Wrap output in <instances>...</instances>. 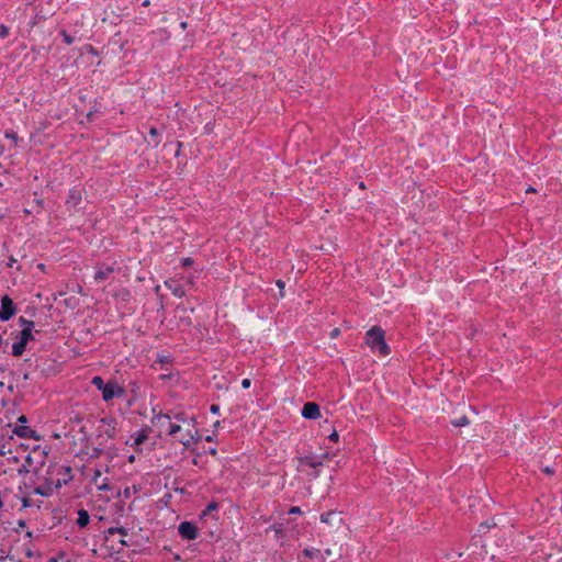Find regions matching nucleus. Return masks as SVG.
Listing matches in <instances>:
<instances>
[{
	"instance_id": "obj_6",
	"label": "nucleus",
	"mask_w": 562,
	"mask_h": 562,
	"mask_svg": "<svg viewBox=\"0 0 562 562\" xmlns=\"http://www.w3.org/2000/svg\"><path fill=\"white\" fill-rule=\"evenodd\" d=\"M294 460L297 461V470H300L301 467H308L316 470L313 474L314 477L319 475V471L317 469L323 465L322 458L313 454L312 451H303V453L301 456H296Z\"/></svg>"
},
{
	"instance_id": "obj_37",
	"label": "nucleus",
	"mask_w": 562,
	"mask_h": 562,
	"mask_svg": "<svg viewBox=\"0 0 562 562\" xmlns=\"http://www.w3.org/2000/svg\"><path fill=\"white\" fill-rule=\"evenodd\" d=\"M34 204L40 209L37 211V214H40L42 212V210L44 209V200L42 198H35L33 200Z\"/></svg>"
},
{
	"instance_id": "obj_41",
	"label": "nucleus",
	"mask_w": 562,
	"mask_h": 562,
	"mask_svg": "<svg viewBox=\"0 0 562 562\" xmlns=\"http://www.w3.org/2000/svg\"><path fill=\"white\" fill-rule=\"evenodd\" d=\"M288 514H289V515H301V514H302L301 507H299V506H292V507H290V509L288 510Z\"/></svg>"
},
{
	"instance_id": "obj_3",
	"label": "nucleus",
	"mask_w": 562,
	"mask_h": 562,
	"mask_svg": "<svg viewBox=\"0 0 562 562\" xmlns=\"http://www.w3.org/2000/svg\"><path fill=\"white\" fill-rule=\"evenodd\" d=\"M11 337L15 339L11 351L13 357H21L27 349L29 342L35 340L33 330L29 329L13 330Z\"/></svg>"
},
{
	"instance_id": "obj_15",
	"label": "nucleus",
	"mask_w": 562,
	"mask_h": 562,
	"mask_svg": "<svg viewBox=\"0 0 562 562\" xmlns=\"http://www.w3.org/2000/svg\"><path fill=\"white\" fill-rule=\"evenodd\" d=\"M202 439V435L199 430H195L194 434L191 430H188L186 435H182L178 441L184 446V448L189 449L191 443H198Z\"/></svg>"
},
{
	"instance_id": "obj_31",
	"label": "nucleus",
	"mask_w": 562,
	"mask_h": 562,
	"mask_svg": "<svg viewBox=\"0 0 562 562\" xmlns=\"http://www.w3.org/2000/svg\"><path fill=\"white\" fill-rule=\"evenodd\" d=\"M173 419H176L177 422L186 423L188 420V416L186 412L180 411L173 414Z\"/></svg>"
},
{
	"instance_id": "obj_23",
	"label": "nucleus",
	"mask_w": 562,
	"mask_h": 562,
	"mask_svg": "<svg viewBox=\"0 0 562 562\" xmlns=\"http://www.w3.org/2000/svg\"><path fill=\"white\" fill-rule=\"evenodd\" d=\"M148 134L154 143V147H157L160 144V133L157 127L151 126L148 131Z\"/></svg>"
},
{
	"instance_id": "obj_39",
	"label": "nucleus",
	"mask_w": 562,
	"mask_h": 562,
	"mask_svg": "<svg viewBox=\"0 0 562 562\" xmlns=\"http://www.w3.org/2000/svg\"><path fill=\"white\" fill-rule=\"evenodd\" d=\"M330 441L338 442L339 441V434L336 429H334L327 437Z\"/></svg>"
},
{
	"instance_id": "obj_36",
	"label": "nucleus",
	"mask_w": 562,
	"mask_h": 562,
	"mask_svg": "<svg viewBox=\"0 0 562 562\" xmlns=\"http://www.w3.org/2000/svg\"><path fill=\"white\" fill-rule=\"evenodd\" d=\"M335 515V512H327V513H324L321 515V521L322 522H325V524H328L329 520H330V517Z\"/></svg>"
},
{
	"instance_id": "obj_46",
	"label": "nucleus",
	"mask_w": 562,
	"mask_h": 562,
	"mask_svg": "<svg viewBox=\"0 0 562 562\" xmlns=\"http://www.w3.org/2000/svg\"><path fill=\"white\" fill-rule=\"evenodd\" d=\"M32 506V499L30 497L22 498V507L27 508Z\"/></svg>"
},
{
	"instance_id": "obj_22",
	"label": "nucleus",
	"mask_w": 562,
	"mask_h": 562,
	"mask_svg": "<svg viewBox=\"0 0 562 562\" xmlns=\"http://www.w3.org/2000/svg\"><path fill=\"white\" fill-rule=\"evenodd\" d=\"M220 508V503L216 501L210 502L200 514V519H204L206 516L212 514L213 512H217Z\"/></svg>"
},
{
	"instance_id": "obj_13",
	"label": "nucleus",
	"mask_w": 562,
	"mask_h": 562,
	"mask_svg": "<svg viewBox=\"0 0 562 562\" xmlns=\"http://www.w3.org/2000/svg\"><path fill=\"white\" fill-rule=\"evenodd\" d=\"M13 432L20 438L36 440L40 439V436L36 434V431L26 425H16L13 429Z\"/></svg>"
},
{
	"instance_id": "obj_42",
	"label": "nucleus",
	"mask_w": 562,
	"mask_h": 562,
	"mask_svg": "<svg viewBox=\"0 0 562 562\" xmlns=\"http://www.w3.org/2000/svg\"><path fill=\"white\" fill-rule=\"evenodd\" d=\"M119 543H120L122 547H131V546L136 544V542H134L132 539H130V540H125V539H124V537L119 541Z\"/></svg>"
},
{
	"instance_id": "obj_26",
	"label": "nucleus",
	"mask_w": 562,
	"mask_h": 562,
	"mask_svg": "<svg viewBox=\"0 0 562 562\" xmlns=\"http://www.w3.org/2000/svg\"><path fill=\"white\" fill-rule=\"evenodd\" d=\"M469 424H470V420H469V418L465 415L451 420V425L453 427H463V426H467Z\"/></svg>"
},
{
	"instance_id": "obj_49",
	"label": "nucleus",
	"mask_w": 562,
	"mask_h": 562,
	"mask_svg": "<svg viewBox=\"0 0 562 562\" xmlns=\"http://www.w3.org/2000/svg\"><path fill=\"white\" fill-rule=\"evenodd\" d=\"M250 385H251V380H250V379L246 378V379H244V380L241 381V387H243V389L247 390V389H249V387H250Z\"/></svg>"
},
{
	"instance_id": "obj_8",
	"label": "nucleus",
	"mask_w": 562,
	"mask_h": 562,
	"mask_svg": "<svg viewBox=\"0 0 562 562\" xmlns=\"http://www.w3.org/2000/svg\"><path fill=\"white\" fill-rule=\"evenodd\" d=\"M178 533L182 540H195L200 536V529L193 521L184 520L179 524Z\"/></svg>"
},
{
	"instance_id": "obj_25",
	"label": "nucleus",
	"mask_w": 562,
	"mask_h": 562,
	"mask_svg": "<svg viewBox=\"0 0 562 562\" xmlns=\"http://www.w3.org/2000/svg\"><path fill=\"white\" fill-rule=\"evenodd\" d=\"M18 323L21 326V329L33 330L35 326L33 321L26 319L23 316L19 317Z\"/></svg>"
},
{
	"instance_id": "obj_50",
	"label": "nucleus",
	"mask_w": 562,
	"mask_h": 562,
	"mask_svg": "<svg viewBox=\"0 0 562 562\" xmlns=\"http://www.w3.org/2000/svg\"><path fill=\"white\" fill-rule=\"evenodd\" d=\"M173 375H175V374H173L172 372H168V373L161 374V375L159 376V379H160V380H162V381L171 380V379L173 378Z\"/></svg>"
},
{
	"instance_id": "obj_54",
	"label": "nucleus",
	"mask_w": 562,
	"mask_h": 562,
	"mask_svg": "<svg viewBox=\"0 0 562 562\" xmlns=\"http://www.w3.org/2000/svg\"><path fill=\"white\" fill-rule=\"evenodd\" d=\"M18 423H20V425H25L27 423V417L25 415H21L18 418Z\"/></svg>"
},
{
	"instance_id": "obj_48",
	"label": "nucleus",
	"mask_w": 562,
	"mask_h": 562,
	"mask_svg": "<svg viewBox=\"0 0 562 562\" xmlns=\"http://www.w3.org/2000/svg\"><path fill=\"white\" fill-rule=\"evenodd\" d=\"M25 526H26L25 520H23V519H19V520H18V528L13 529V531L19 533V532H20V529H21V528H24Z\"/></svg>"
},
{
	"instance_id": "obj_12",
	"label": "nucleus",
	"mask_w": 562,
	"mask_h": 562,
	"mask_svg": "<svg viewBox=\"0 0 562 562\" xmlns=\"http://www.w3.org/2000/svg\"><path fill=\"white\" fill-rule=\"evenodd\" d=\"M100 423L106 425L104 434L108 438L114 439L116 437L117 431V419L113 416H105L100 419Z\"/></svg>"
},
{
	"instance_id": "obj_38",
	"label": "nucleus",
	"mask_w": 562,
	"mask_h": 562,
	"mask_svg": "<svg viewBox=\"0 0 562 562\" xmlns=\"http://www.w3.org/2000/svg\"><path fill=\"white\" fill-rule=\"evenodd\" d=\"M9 31H10V29L7 25L0 24V37L1 38L7 37L9 35Z\"/></svg>"
},
{
	"instance_id": "obj_55",
	"label": "nucleus",
	"mask_w": 562,
	"mask_h": 562,
	"mask_svg": "<svg viewBox=\"0 0 562 562\" xmlns=\"http://www.w3.org/2000/svg\"><path fill=\"white\" fill-rule=\"evenodd\" d=\"M204 453H209L211 456H216L217 454V450L216 448H209L207 450H204Z\"/></svg>"
},
{
	"instance_id": "obj_16",
	"label": "nucleus",
	"mask_w": 562,
	"mask_h": 562,
	"mask_svg": "<svg viewBox=\"0 0 562 562\" xmlns=\"http://www.w3.org/2000/svg\"><path fill=\"white\" fill-rule=\"evenodd\" d=\"M112 296L117 303H128L132 299V292L130 289L121 286L112 293Z\"/></svg>"
},
{
	"instance_id": "obj_61",
	"label": "nucleus",
	"mask_w": 562,
	"mask_h": 562,
	"mask_svg": "<svg viewBox=\"0 0 562 562\" xmlns=\"http://www.w3.org/2000/svg\"><path fill=\"white\" fill-rule=\"evenodd\" d=\"M75 300H76L75 297L66 299L65 304L70 307H75V305H72V301H75Z\"/></svg>"
},
{
	"instance_id": "obj_51",
	"label": "nucleus",
	"mask_w": 562,
	"mask_h": 562,
	"mask_svg": "<svg viewBox=\"0 0 562 562\" xmlns=\"http://www.w3.org/2000/svg\"><path fill=\"white\" fill-rule=\"evenodd\" d=\"M319 457L322 458V461H323V460H329V459H331L333 457H335V454H334V453H330L329 451H326V452H324L323 454H321Z\"/></svg>"
},
{
	"instance_id": "obj_52",
	"label": "nucleus",
	"mask_w": 562,
	"mask_h": 562,
	"mask_svg": "<svg viewBox=\"0 0 562 562\" xmlns=\"http://www.w3.org/2000/svg\"><path fill=\"white\" fill-rule=\"evenodd\" d=\"M66 557L65 552H60L57 558H50L48 562H58L60 559H64Z\"/></svg>"
},
{
	"instance_id": "obj_44",
	"label": "nucleus",
	"mask_w": 562,
	"mask_h": 562,
	"mask_svg": "<svg viewBox=\"0 0 562 562\" xmlns=\"http://www.w3.org/2000/svg\"><path fill=\"white\" fill-rule=\"evenodd\" d=\"M79 432L83 435L82 441L89 442V437L87 435L88 432H87L86 426H81L79 429Z\"/></svg>"
},
{
	"instance_id": "obj_4",
	"label": "nucleus",
	"mask_w": 562,
	"mask_h": 562,
	"mask_svg": "<svg viewBox=\"0 0 562 562\" xmlns=\"http://www.w3.org/2000/svg\"><path fill=\"white\" fill-rule=\"evenodd\" d=\"M83 194L85 189L79 186H75L68 191L67 199L65 201L66 209L69 215H75L78 212H83Z\"/></svg>"
},
{
	"instance_id": "obj_11",
	"label": "nucleus",
	"mask_w": 562,
	"mask_h": 562,
	"mask_svg": "<svg viewBox=\"0 0 562 562\" xmlns=\"http://www.w3.org/2000/svg\"><path fill=\"white\" fill-rule=\"evenodd\" d=\"M55 480L52 477V475H48L45 477L44 484L36 486L33 490V493L43 497H49L55 488Z\"/></svg>"
},
{
	"instance_id": "obj_63",
	"label": "nucleus",
	"mask_w": 562,
	"mask_h": 562,
	"mask_svg": "<svg viewBox=\"0 0 562 562\" xmlns=\"http://www.w3.org/2000/svg\"><path fill=\"white\" fill-rule=\"evenodd\" d=\"M173 294L177 295V296H182L184 294V292L181 289H176L173 291Z\"/></svg>"
},
{
	"instance_id": "obj_58",
	"label": "nucleus",
	"mask_w": 562,
	"mask_h": 562,
	"mask_svg": "<svg viewBox=\"0 0 562 562\" xmlns=\"http://www.w3.org/2000/svg\"><path fill=\"white\" fill-rule=\"evenodd\" d=\"M32 463H33V459H32L31 454H27L25 457V464H26V467L29 468L30 465H32Z\"/></svg>"
},
{
	"instance_id": "obj_47",
	"label": "nucleus",
	"mask_w": 562,
	"mask_h": 562,
	"mask_svg": "<svg viewBox=\"0 0 562 562\" xmlns=\"http://www.w3.org/2000/svg\"><path fill=\"white\" fill-rule=\"evenodd\" d=\"M176 145H177V150H176L175 156L176 157H180L183 144H182V142L177 140Z\"/></svg>"
},
{
	"instance_id": "obj_17",
	"label": "nucleus",
	"mask_w": 562,
	"mask_h": 562,
	"mask_svg": "<svg viewBox=\"0 0 562 562\" xmlns=\"http://www.w3.org/2000/svg\"><path fill=\"white\" fill-rule=\"evenodd\" d=\"M290 520H286V524H289ZM269 531H273L274 532V537L276 539H284L286 537V532H285V522H274L272 524L271 526H269L267 529H266V532L268 533Z\"/></svg>"
},
{
	"instance_id": "obj_21",
	"label": "nucleus",
	"mask_w": 562,
	"mask_h": 562,
	"mask_svg": "<svg viewBox=\"0 0 562 562\" xmlns=\"http://www.w3.org/2000/svg\"><path fill=\"white\" fill-rule=\"evenodd\" d=\"M115 533L121 535L122 537H126L128 535V530L125 527H110L104 531V541L109 540V536H113Z\"/></svg>"
},
{
	"instance_id": "obj_43",
	"label": "nucleus",
	"mask_w": 562,
	"mask_h": 562,
	"mask_svg": "<svg viewBox=\"0 0 562 562\" xmlns=\"http://www.w3.org/2000/svg\"><path fill=\"white\" fill-rule=\"evenodd\" d=\"M220 411H221V407H220V405H218V404H212V405L210 406V412H211V414H213V415H220Z\"/></svg>"
},
{
	"instance_id": "obj_34",
	"label": "nucleus",
	"mask_w": 562,
	"mask_h": 562,
	"mask_svg": "<svg viewBox=\"0 0 562 562\" xmlns=\"http://www.w3.org/2000/svg\"><path fill=\"white\" fill-rule=\"evenodd\" d=\"M41 20H44V16L41 14H35L34 18L29 22V26L33 29L35 25L38 24Z\"/></svg>"
},
{
	"instance_id": "obj_18",
	"label": "nucleus",
	"mask_w": 562,
	"mask_h": 562,
	"mask_svg": "<svg viewBox=\"0 0 562 562\" xmlns=\"http://www.w3.org/2000/svg\"><path fill=\"white\" fill-rule=\"evenodd\" d=\"M301 557H304L306 559H321L322 562L324 561L323 557H322V552L319 549H316V548H305L302 550V552L300 553L299 555V560L301 561Z\"/></svg>"
},
{
	"instance_id": "obj_40",
	"label": "nucleus",
	"mask_w": 562,
	"mask_h": 562,
	"mask_svg": "<svg viewBox=\"0 0 562 562\" xmlns=\"http://www.w3.org/2000/svg\"><path fill=\"white\" fill-rule=\"evenodd\" d=\"M340 333H341V331H340V328L335 327V328H333V329L330 330V333H329V337H330L331 339H336V338H338V337L340 336Z\"/></svg>"
},
{
	"instance_id": "obj_59",
	"label": "nucleus",
	"mask_w": 562,
	"mask_h": 562,
	"mask_svg": "<svg viewBox=\"0 0 562 562\" xmlns=\"http://www.w3.org/2000/svg\"><path fill=\"white\" fill-rule=\"evenodd\" d=\"M204 440L207 441V442H213L215 441V435H207L204 437Z\"/></svg>"
},
{
	"instance_id": "obj_9",
	"label": "nucleus",
	"mask_w": 562,
	"mask_h": 562,
	"mask_svg": "<svg viewBox=\"0 0 562 562\" xmlns=\"http://www.w3.org/2000/svg\"><path fill=\"white\" fill-rule=\"evenodd\" d=\"M151 431L153 428L150 426L143 425L142 428L132 436L134 440L131 446L136 452H142V448H139V446L146 442Z\"/></svg>"
},
{
	"instance_id": "obj_35",
	"label": "nucleus",
	"mask_w": 562,
	"mask_h": 562,
	"mask_svg": "<svg viewBox=\"0 0 562 562\" xmlns=\"http://www.w3.org/2000/svg\"><path fill=\"white\" fill-rule=\"evenodd\" d=\"M194 263V260L191 257L181 258V266L184 268H189Z\"/></svg>"
},
{
	"instance_id": "obj_30",
	"label": "nucleus",
	"mask_w": 562,
	"mask_h": 562,
	"mask_svg": "<svg viewBox=\"0 0 562 562\" xmlns=\"http://www.w3.org/2000/svg\"><path fill=\"white\" fill-rule=\"evenodd\" d=\"M4 137L8 138V139H11L14 143V146H18V142H19L20 138H19V136H18L15 131L7 130L4 132Z\"/></svg>"
},
{
	"instance_id": "obj_62",
	"label": "nucleus",
	"mask_w": 562,
	"mask_h": 562,
	"mask_svg": "<svg viewBox=\"0 0 562 562\" xmlns=\"http://www.w3.org/2000/svg\"><path fill=\"white\" fill-rule=\"evenodd\" d=\"M95 112H98V110H97L95 108L91 109V110L88 112L87 117H88V120H89V121H91V117H92V115H93Z\"/></svg>"
},
{
	"instance_id": "obj_32",
	"label": "nucleus",
	"mask_w": 562,
	"mask_h": 562,
	"mask_svg": "<svg viewBox=\"0 0 562 562\" xmlns=\"http://www.w3.org/2000/svg\"><path fill=\"white\" fill-rule=\"evenodd\" d=\"M103 452H104V449H103V448H101V447H94V448L92 449V453L90 454V458H91V459H98V458H100V457L103 454Z\"/></svg>"
},
{
	"instance_id": "obj_10",
	"label": "nucleus",
	"mask_w": 562,
	"mask_h": 562,
	"mask_svg": "<svg viewBox=\"0 0 562 562\" xmlns=\"http://www.w3.org/2000/svg\"><path fill=\"white\" fill-rule=\"evenodd\" d=\"M301 414L305 419H318L322 416L321 406L316 402H307L303 405Z\"/></svg>"
},
{
	"instance_id": "obj_33",
	"label": "nucleus",
	"mask_w": 562,
	"mask_h": 562,
	"mask_svg": "<svg viewBox=\"0 0 562 562\" xmlns=\"http://www.w3.org/2000/svg\"><path fill=\"white\" fill-rule=\"evenodd\" d=\"M276 285L279 288V297H284V288H285V282L281 279H278L276 281Z\"/></svg>"
},
{
	"instance_id": "obj_1",
	"label": "nucleus",
	"mask_w": 562,
	"mask_h": 562,
	"mask_svg": "<svg viewBox=\"0 0 562 562\" xmlns=\"http://www.w3.org/2000/svg\"><path fill=\"white\" fill-rule=\"evenodd\" d=\"M364 342L372 352H379L380 356L386 357L391 353V348L385 340V331L381 326H372L366 333Z\"/></svg>"
},
{
	"instance_id": "obj_45",
	"label": "nucleus",
	"mask_w": 562,
	"mask_h": 562,
	"mask_svg": "<svg viewBox=\"0 0 562 562\" xmlns=\"http://www.w3.org/2000/svg\"><path fill=\"white\" fill-rule=\"evenodd\" d=\"M180 322L188 327L192 325V319L190 316L180 317Z\"/></svg>"
},
{
	"instance_id": "obj_64",
	"label": "nucleus",
	"mask_w": 562,
	"mask_h": 562,
	"mask_svg": "<svg viewBox=\"0 0 562 562\" xmlns=\"http://www.w3.org/2000/svg\"><path fill=\"white\" fill-rule=\"evenodd\" d=\"M188 420L190 422V424L194 427L196 425V417L195 416H191L190 418H188Z\"/></svg>"
},
{
	"instance_id": "obj_7",
	"label": "nucleus",
	"mask_w": 562,
	"mask_h": 562,
	"mask_svg": "<svg viewBox=\"0 0 562 562\" xmlns=\"http://www.w3.org/2000/svg\"><path fill=\"white\" fill-rule=\"evenodd\" d=\"M16 311L18 306L8 294L2 295L0 300V321L7 322L11 319L16 314Z\"/></svg>"
},
{
	"instance_id": "obj_2",
	"label": "nucleus",
	"mask_w": 562,
	"mask_h": 562,
	"mask_svg": "<svg viewBox=\"0 0 562 562\" xmlns=\"http://www.w3.org/2000/svg\"><path fill=\"white\" fill-rule=\"evenodd\" d=\"M91 384L102 393V400L106 403L116 397H122L126 393L125 387L119 385L115 379L105 382L102 376L95 375L92 378Z\"/></svg>"
},
{
	"instance_id": "obj_53",
	"label": "nucleus",
	"mask_w": 562,
	"mask_h": 562,
	"mask_svg": "<svg viewBox=\"0 0 562 562\" xmlns=\"http://www.w3.org/2000/svg\"><path fill=\"white\" fill-rule=\"evenodd\" d=\"M18 473L19 474H26V473H29V468L26 467V464H23L21 468H19Z\"/></svg>"
},
{
	"instance_id": "obj_5",
	"label": "nucleus",
	"mask_w": 562,
	"mask_h": 562,
	"mask_svg": "<svg viewBox=\"0 0 562 562\" xmlns=\"http://www.w3.org/2000/svg\"><path fill=\"white\" fill-rule=\"evenodd\" d=\"M47 475H58L59 477L55 480V488L59 490L64 485L68 484L74 479L72 469L69 465H59L57 463H52L47 468Z\"/></svg>"
},
{
	"instance_id": "obj_60",
	"label": "nucleus",
	"mask_w": 562,
	"mask_h": 562,
	"mask_svg": "<svg viewBox=\"0 0 562 562\" xmlns=\"http://www.w3.org/2000/svg\"><path fill=\"white\" fill-rule=\"evenodd\" d=\"M543 473L546 474H553L554 473V470L550 467H546L542 469Z\"/></svg>"
},
{
	"instance_id": "obj_20",
	"label": "nucleus",
	"mask_w": 562,
	"mask_h": 562,
	"mask_svg": "<svg viewBox=\"0 0 562 562\" xmlns=\"http://www.w3.org/2000/svg\"><path fill=\"white\" fill-rule=\"evenodd\" d=\"M77 514H78V518L76 520L77 526L80 529L86 528L90 522L89 513L86 509L81 508V509H78Z\"/></svg>"
},
{
	"instance_id": "obj_56",
	"label": "nucleus",
	"mask_w": 562,
	"mask_h": 562,
	"mask_svg": "<svg viewBox=\"0 0 562 562\" xmlns=\"http://www.w3.org/2000/svg\"><path fill=\"white\" fill-rule=\"evenodd\" d=\"M16 262V259L13 256L9 257V261L7 262V267H13V265Z\"/></svg>"
},
{
	"instance_id": "obj_29",
	"label": "nucleus",
	"mask_w": 562,
	"mask_h": 562,
	"mask_svg": "<svg viewBox=\"0 0 562 562\" xmlns=\"http://www.w3.org/2000/svg\"><path fill=\"white\" fill-rule=\"evenodd\" d=\"M59 34L66 45H71L75 42V37L70 35L66 30H61Z\"/></svg>"
},
{
	"instance_id": "obj_27",
	"label": "nucleus",
	"mask_w": 562,
	"mask_h": 562,
	"mask_svg": "<svg viewBox=\"0 0 562 562\" xmlns=\"http://www.w3.org/2000/svg\"><path fill=\"white\" fill-rule=\"evenodd\" d=\"M167 435L175 437L181 430V426L173 423H167Z\"/></svg>"
},
{
	"instance_id": "obj_57",
	"label": "nucleus",
	"mask_w": 562,
	"mask_h": 562,
	"mask_svg": "<svg viewBox=\"0 0 562 562\" xmlns=\"http://www.w3.org/2000/svg\"><path fill=\"white\" fill-rule=\"evenodd\" d=\"M7 453H11V450H10V449H9V450H5V446H4V445H2V446L0 447V456L2 457V456H5Z\"/></svg>"
},
{
	"instance_id": "obj_19",
	"label": "nucleus",
	"mask_w": 562,
	"mask_h": 562,
	"mask_svg": "<svg viewBox=\"0 0 562 562\" xmlns=\"http://www.w3.org/2000/svg\"><path fill=\"white\" fill-rule=\"evenodd\" d=\"M162 419H166L168 423H171L170 420L173 419L172 412L170 413H156V408H153V417H151V424L158 425Z\"/></svg>"
},
{
	"instance_id": "obj_14",
	"label": "nucleus",
	"mask_w": 562,
	"mask_h": 562,
	"mask_svg": "<svg viewBox=\"0 0 562 562\" xmlns=\"http://www.w3.org/2000/svg\"><path fill=\"white\" fill-rule=\"evenodd\" d=\"M113 272L114 268L112 266H108L105 263L98 265L95 267L94 281L102 282L106 280Z\"/></svg>"
},
{
	"instance_id": "obj_28",
	"label": "nucleus",
	"mask_w": 562,
	"mask_h": 562,
	"mask_svg": "<svg viewBox=\"0 0 562 562\" xmlns=\"http://www.w3.org/2000/svg\"><path fill=\"white\" fill-rule=\"evenodd\" d=\"M81 50L88 55L99 56V50L91 44H86L82 46Z\"/></svg>"
},
{
	"instance_id": "obj_24",
	"label": "nucleus",
	"mask_w": 562,
	"mask_h": 562,
	"mask_svg": "<svg viewBox=\"0 0 562 562\" xmlns=\"http://www.w3.org/2000/svg\"><path fill=\"white\" fill-rule=\"evenodd\" d=\"M155 362H156V363L161 364V369H164V370L168 371V368H167V367H165V366H167V364H171V362H172V357H171V356H169V355H168V356L160 355V356H158V357H157V359H156V361H155Z\"/></svg>"
}]
</instances>
